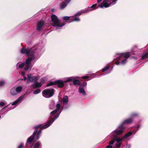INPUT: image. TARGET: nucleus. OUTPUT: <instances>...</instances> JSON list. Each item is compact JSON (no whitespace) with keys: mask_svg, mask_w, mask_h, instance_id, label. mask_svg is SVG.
Returning <instances> with one entry per match:
<instances>
[{"mask_svg":"<svg viewBox=\"0 0 148 148\" xmlns=\"http://www.w3.org/2000/svg\"><path fill=\"white\" fill-rule=\"evenodd\" d=\"M37 130H35L33 133V134L32 135L30 136L27 139V140L26 142V146L27 147H28L29 146L30 148H31V144L29 145V144H31V143L32 142V141L34 140V136L37 133Z\"/></svg>","mask_w":148,"mask_h":148,"instance_id":"obj_14","label":"nucleus"},{"mask_svg":"<svg viewBox=\"0 0 148 148\" xmlns=\"http://www.w3.org/2000/svg\"><path fill=\"white\" fill-rule=\"evenodd\" d=\"M6 102L4 100H1L0 101V107H2L5 104Z\"/></svg>","mask_w":148,"mask_h":148,"instance_id":"obj_27","label":"nucleus"},{"mask_svg":"<svg viewBox=\"0 0 148 148\" xmlns=\"http://www.w3.org/2000/svg\"><path fill=\"white\" fill-rule=\"evenodd\" d=\"M1 118V116H0V119Z\"/></svg>","mask_w":148,"mask_h":148,"instance_id":"obj_47","label":"nucleus"},{"mask_svg":"<svg viewBox=\"0 0 148 148\" xmlns=\"http://www.w3.org/2000/svg\"><path fill=\"white\" fill-rule=\"evenodd\" d=\"M18 93L16 91V89L14 87L12 88L10 91V94L12 95H17Z\"/></svg>","mask_w":148,"mask_h":148,"instance_id":"obj_19","label":"nucleus"},{"mask_svg":"<svg viewBox=\"0 0 148 148\" xmlns=\"http://www.w3.org/2000/svg\"><path fill=\"white\" fill-rule=\"evenodd\" d=\"M5 82L3 81H1L0 82V86H3L5 84Z\"/></svg>","mask_w":148,"mask_h":148,"instance_id":"obj_32","label":"nucleus"},{"mask_svg":"<svg viewBox=\"0 0 148 148\" xmlns=\"http://www.w3.org/2000/svg\"><path fill=\"white\" fill-rule=\"evenodd\" d=\"M71 16H64L63 17V20L64 21H67L69 20Z\"/></svg>","mask_w":148,"mask_h":148,"instance_id":"obj_29","label":"nucleus"},{"mask_svg":"<svg viewBox=\"0 0 148 148\" xmlns=\"http://www.w3.org/2000/svg\"><path fill=\"white\" fill-rule=\"evenodd\" d=\"M34 148H42L41 144L39 142L36 143L33 146Z\"/></svg>","mask_w":148,"mask_h":148,"instance_id":"obj_23","label":"nucleus"},{"mask_svg":"<svg viewBox=\"0 0 148 148\" xmlns=\"http://www.w3.org/2000/svg\"><path fill=\"white\" fill-rule=\"evenodd\" d=\"M60 105L59 103H57L56 105V109L55 110H54L53 111L51 112L50 113L51 114V116L49 118L52 117V119L53 120L55 117V116L59 115V116L60 114V112H61V111H60V113L58 115L55 116L54 115L59 110V109L60 108Z\"/></svg>","mask_w":148,"mask_h":148,"instance_id":"obj_13","label":"nucleus"},{"mask_svg":"<svg viewBox=\"0 0 148 148\" xmlns=\"http://www.w3.org/2000/svg\"><path fill=\"white\" fill-rule=\"evenodd\" d=\"M75 79V78L74 77H69L67 79L64 81H63V84H64V83H66L69 82H70L72 81H73Z\"/></svg>","mask_w":148,"mask_h":148,"instance_id":"obj_22","label":"nucleus"},{"mask_svg":"<svg viewBox=\"0 0 148 148\" xmlns=\"http://www.w3.org/2000/svg\"><path fill=\"white\" fill-rule=\"evenodd\" d=\"M27 97V95L24 94L18 97L16 101L12 103V106L15 105V106L11 108L10 110H12L15 108L16 106L18 104Z\"/></svg>","mask_w":148,"mask_h":148,"instance_id":"obj_9","label":"nucleus"},{"mask_svg":"<svg viewBox=\"0 0 148 148\" xmlns=\"http://www.w3.org/2000/svg\"><path fill=\"white\" fill-rule=\"evenodd\" d=\"M117 0H104L99 7L101 8H108L116 4Z\"/></svg>","mask_w":148,"mask_h":148,"instance_id":"obj_7","label":"nucleus"},{"mask_svg":"<svg viewBox=\"0 0 148 148\" xmlns=\"http://www.w3.org/2000/svg\"><path fill=\"white\" fill-rule=\"evenodd\" d=\"M86 85H87L86 83L85 82V83H84L82 84V86H82L83 87V88H84V87Z\"/></svg>","mask_w":148,"mask_h":148,"instance_id":"obj_35","label":"nucleus"},{"mask_svg":"<svg viewBox=\"0 0 148 148\" xmlns=\"http://www.w3.org/2000/svg\"><path fill=\"white\" fill-rule=\"evenodd\" d=\"M51 103H52V104H53V103H54V102H53V101H52V102H51Z\"/></svg>","mask_w":148,"mask_h":148,"instance_id":"obj_46","label":"nucleus"},{"mask_svg":"<svg viewBox=\"0 0 148 148\" xmlns=\"http://www.w3.org/2000/svg\"><path fill=\"white\" fill-rule=\"evenodd\" d=\"M54 92V90L53 88L47 89L42 91V94L45 97L49 98L53 96Z\"/></svg>","mask_w":148,"mask_h":148,"instance_id":"obj_8","label":"nucleus"},{"mask_svg":"<svg viewBox=\"0 0 148 148\" xmlns=\"http://www.w3.org/2000/svg\"><path fill=\"white\" fill-rule=\"evenodd\" d=\"M116 64L117 65H121V62H117L116 63Z\"/></svg>","mask_w":148,"mask_h":148,"instance_id":"obj_38","label":"nucleus"},{"mask_svg":"<svg viewBox=\"0 0 148 148\" xmlns=\"http://www.w3.org/2000/svg\"><path fill=\"white\" fill-rule=\"evenodd\" d=\"M40 92V89H38L36 90H34L33 92V93L34 94H37L38 93H39Z\"/></svg>","mask_w":148,"mask_h":148,"instance_id":"obj_28","label":"nucleus"},{"mask_svg":"<svg viewBox=\"0 0 148 148\" xmlns=\"http://www.w3.org/2000/svg\"><path fill=\"white\" fill-rule=\"evenodd\" d=\"M68 101L69 100L68 97L67 96H64L62 100L63 106L67 104Z\"/></svg>","mask_w":148,"mask_h":148,"instance_id":"obj_18","label":"nucleus"},{"mask_svg":"<svg viewBox=\"0 0 148 148\" xmlns=\"http://www.w3.org/2000/svg\"><path fill=\"white\" fill-rule=\"evenodd\" d=\"M41 130H40V131H39L38 132V134H40L41 133Z\"/></svg>","mask_w":148,"mask_h":148,"instance_id":"obj_41","label":"nucleus"},{"mask_svg":"<svg viewBox=\"0 0 148 148\" xmlns=\"http://www.w3.org/2000/svg\"><path fill=\"white\" fill-rule=\"evenodd\" d=\"M78 92L82 95L85 96L86 94L84 89L82 86H80L78 89Z\"/></svg>","mask_w":148,"mask_h":148,"instance_id":"obj_17","label":"nucleus"},{"mask_svg":"<svg viewBox=\"0 0 148 148\" xmlns=\"http://www.w3.org/2000/svg\"><path fill=\"white\" fill-rule=\"evenodd\" d=\"M139 114L136 113H134L131 115L130 117L133 119L134 118L138 116Z\"/></svg>","mask_w":148,"mask_h":148,"instance_id":"obj_26","label":"nucleus"},{"mask_svg":"<svg viewBox=\"0 0 148 148\" xmlns=\"http://www.w3.org/2000/svg\"><path fill=\"white\" fill-rule=\"evenodd\" d=\"M51 19L52 22L51 25L55 27L56 30L61 29L62 27L64 26L66 24L64 23H61L58 17L54 14L52 15Z\"/></svg>","mask_w":148,"mask_h":148,"instance_id":"obj_4","label":"nucleus"},{"mask_svg":"<svg viewBox=\"0 0 148 148\" xmlns=\"http://www.w3.org/2000/svg\"><path fill=\"white\" fill-rule=\"evenodd\" d=\"M54 85H57L59 88H62L64 86V84L62 80H58L55 82H51L48 84L46 86H49Z\"/></svg>","mask_w":148,"mask_h":148,"instance_id":"obj_11","label":"nucleus"},{"mask_svg":"<svg viewBox=\"0 0 148 148\" xmlns=\"http://www.w3.org/2000/svg\"><path fill=\"white\" fill-rule=\"evenodd\" d=\"M71 0H62V1H64L66 4H68Z\"/></svg>","mask_w":148,"mask_h":148,"instance_id":"obj_33","label":"nucleus"},{"mask_svg":"<svg viewBox=\"0 0 148 148\" xmlns=\"http://www.w3.org/2000/svg\"><path fill=\"white\" fill-rule=\"evenodd\" d=\"M133 121V119L131 117L126 119L123 121L121 124L119 125L117 129L114 131V134H119L123 133V131L125 129L124 126V124H129L131 123Z\"/></svg>","mask_w":148,"mask_h":148,"instance_id":"obj_3","label":"nucleus"},{"mask_svg":"<svg viewBox=\"0 0 148 148\" xmlns=\"http://www.w3.org/2000/svg\"><path fill=\"white\" fill-rule=\"evenodd\" d=\"M41 51V48L40 47L28 49L23 48L21 50V53L26 54L29 56V58L26 60L25 63L21 62L18 63L16 65V69H19L25 66L24 69L26 71L31 69V61L33 60H36L38 58V55L40 54Z\"/></svg>","mask_w":148,"mask_h":148,"instance_id":"obj_1","label":"nucleus"},{"mask_svg":"<svg viewBox=\"0 0 148 148\" xmlns=\"http://www.w3.org/2000/svg\"><path fill=\"white\" fill-rule=\"evenodd\" d=\"M45 81V78H42L41 79V82H43Z\"/></svg>","mask_w":148,"mask_h":148,"instance_id":"obj_40","label":"nucleus"},{"mask_svg":"<svg viewBox=\"0 0 148 148\" xmlns=\"http://www.w3.org/2000/svg\"><path fill=\"white\" fill-rule=\"evenodd\" d=\"M24 77V80L25 81L27 79V77H26L25 76L24 77Z\"/></svg>","mask_w":148,"mask_h":148,"instance_id":"obj_43","label":"nucleus"},{"mask_svg":"<svg viewBox=\"0 0 148 148\" xmlns=\"http://www.w3.org/2000/svg\"><path fill=\"white\" fill-rule=\"evenodd\" d=\"M88 78V76H83L82 77V78L84 79H86Z\"/></svg>","mask_w":148,"mask_h":148,"instance_id":"obj_36","label":"nucleus"},{"mask_svg":"<svg viewBox=\"0 0 148 148\" xmlns=\"http://www.w3.org/2000/svg\"><path fill=\"white\" fill-rule=\"evenodd\" d=\"M117 56L118 60H121L124 59L121 62V64L123 65L127 62V59L129 57L130 55L128 53H117Z\"/></svg>","mask_w":148,"mask_h":148,"instance_id":"obj_5","label":"nucleus"},{"mask_svg":"<svg viewBox=\"0 0 148 148\" xmlns=\"http://www.w3.org/2000/svg\"><path fill=\"white\" fill-rule=\"evenodd\" d=\"M67 4L65 3L64 1L62 2L60 5V8L61 9H63L65 8L67 5Z\"/></svg>","mask_w":148,"mask_h":148,"instance_id":"obj_21","label":"nucleus"},{"mask_svg":"<svg viewBox=\"0 0 148 148\" xmlns=\"http://www.w3.org/2000/svg\"><path fill=\"white\" fill-rule=\"evenodd\" d=\"M109 67L108 66H106L105 67H104V68L102 69V71L103 72H104L105 71L107 70L108 69Z\"/></svg>","mask_w":148,"mask_h":148,"instance_id":"obj_30","label":"nucleus"},{"mask_svg":"<svg viewBox=\"0 0 148 148\" xmlns=\"http://www.w3.org/2000/svg\"><path fill=\"white\" fill-rule=\"evenodd\" d=\"M40 136V134L38 135V133L37 134L35 138L36 140H38L39 139Z\"/></svg>","mask_w":148,"mask_h":148,"instance_id":"obj_34","label":"nucleus"},{"mask_svg":"<svg viewBox=\"0 0 148 148\" xmlns=\"http://www.w3.org/2000/svg\"><path fill=\"white\" fill-rule=\"evenodd\" d=\"M110 142V141L109 142ZM109 143L110 142H109ZM109 144L110 145V144ZM106 148H112V146L111 145H108L106 146Z\"/></svg>","mask_w":148,"mask_h":148,"instance_id":"obj_37","label":"nucleus"},{"mask_svg":"<svg viewBox=\"0 0 148 148\" xmlns=\"http://www.w3.org/2000/svg\"><path fill=\"white\" fill-rule=\"evenodd\" d=\"M102 0H97V2L98 3H100Z\"/></svg>","mask_w":148,"mask_h":148,"instance_id":"obj_42","label":"nucleus"},{"mask_svg":"<svg viewBox=\"0 0 148 148\" xmlns=\"http://www.w3.org/2000/svg\"><path fill=\"white\" fill-rule=\"evenodd\" d=\"M99 5V6L97 7V5L96 4H94L92 5L91 7H88L87 9H85L83 10H80L79 11V13L80 14L82 13H87L88 12H89L94 10L97 8L99 7L100 8H101L99 6L100 5Z\"/></svg>","mask_w":148,"mask_h":148,"instance_id":"obj_12","label":"nucleus"},{"mask_svg":"<svg viewBox=\"0 0 148 148\" xmlns=\"http://www.w3.org/2000/svg\"><path fill=\"white\" fill-rule=\"evenodd\" d=\"M24 146V144L23 143H21L18 146L17 148H23Z\"/></svg>","mask_w":148,"mask_h":148,"instance_id":"obj_31","label":"nucleus"},{"mask_svg":"<svg viewBox=\"0 0 148 148\" xmlns=\"http://www.w3.org/2000/svg\"><path fill=\"white\" fill-rule=\"evenodd\" d=\"M58 117L59 115L56 116L54 119L53 120L52 119V117H51L49 118V120L47 123L46 124L43 126H41L40 125H37L35 126L34 128L36 130L38 129V128H40L42 130L46 129L49 127L53 123L54 121Z\"/></svg>","mask_w":148,"mask_h":148,"instance_id":"obj_6","label":"nucleus"},{"mask_svg":"<svg viewBox=\"0 0 148 148\" xmlns=\"http://www.w3.org/2000/svg\"><path fill=\"white\" fill-rule=\"evenodd\" d=\"M25 73L24 72H22V75L23 77L25 76Z\"/></svg>","mask_w":148,"mask_h":148,"instance_id":"obj_39","label":"nucleus"},{"mask_svg":"<svg viewBox=\"0 0 148 148\" xmlns=\"http://www.w3.org/2000/svg\"><path fill=\"white\" fill-rule=\"evenodd\" d=\"M140 127V125H138V126L137 127H138V129ZM138 129H137V131H138Z\"/></svg>","mask_w":148,"mask_h":148,"instance_id":"obj_44","label":"nucleus"},{"mask_svg":"<svg viewBox=\"0 0 148 148\" xmlns=\"http://www.w3.org/2000/svg\"><path fill=\"white\" fill-rule=\"evenodd\" d=\"M42 86L41 83L40 82H36L32 86L33 88H36L41 87Z\"/></svg>","mask_w":148,"mask_h":148,"instance_id":"obj_20","label":"nucleus"},{"mask_svg":"<svg viewBox=\"0 0 148 148\" xmlns=\"http://www.w3.org/2000/svg\"><path fill=\"white\" fill-rule=\"evenodd\" d=\"M49 108L51 109H52V107H51V105L49 106Z\"/></svg>","mask_w":148,"mask_h":148,"instance_id":"obj_45","label":"nucleus"},{"mask_svg":"<svg viewBox=\"0 0 148 148\" xmlns=\"http://www.w3.org/2000/svg\"><path fill=\"white\" fill-rule=\"evenodd\" d=\"M45 23L42 21H39L37 25V29L38 31L40 30L42 27L44 26Z\"/></svg>","mask_w":148,"mask_h":148,"instance_id":"obj_15","label":"nucleus"},{"mask_svg":"<svg viewBox=\"0 0 148 148\" xmlns=\"http://www.w3.org/2000/svg\"><path fill=\"white\" fill-rule=\"evenodd\" d=\"M80 81L79 80L74 79L73 81V84L75 85H79L80 84Z\"/></svg>","mask_w":148,"mask_h":148,"instance_id":"obj_25","label":"nucleus"},{"mask_svg":"<svg viewBox=\"0 0 148 148\" xmlns=\"http://www.w3.org/2000/svg\"><path fill=\"white\" fill-rule=\"evenodd\" d=\"M27 84H29L30 82H36L39 78L38 76H32L31 74H29L27 75Z\"/></svg>","mask_w":148,"mask_h":148,"instance_id":"obj_10","label":"nucleus"},{"mask_svg":"<svg viewBox=\"0 0 148 148\" xmlns=\"http://www.w3.org/2000/svg\"><path fill=\"white\" fill-rule=\"evenodd\" d=\"M114 131L111 133L110 135L112 136V140L109 143L110 145H112L115 144V147H119L121 144V141L124 139L130 137L132 134V132H130L125 134L123 137L120 138L118 137L117 136L120 135L121 134H116L113 133Z\"/></svg>","mask_w":148,"mask_h":148,"instance_id":"obj_2","label":"nucleus"},{"mask_svg":"<svg viewBox=\"0 0 148 148\" xmlns=\"http://www.w3.org/2000/svg\"><path fill=\"white\" fill-rule=\"evenodd\" d=\"M14 88L18 93L21 92L23 89V87L21 86H18Z\"/></svg>","mask_w":148,"mask_h":148,"instance_id":"obj_24","label":"nucleus"},{"mask_svg":"<svg viewBox=\"0 0 148 148\" xmlns=\"http://www.w3.org/2000/svg\"><path fill=\"white\" fill-rule=\"evenodd\" d=\"M79 11L78 12L76 13L74 16V18H73L72 20V22L75 21H80V18H79V16L80 15H81V14H82L83 13H81V14H79Z\"/></svg>","mask_w":148,"mask_h":148,"instance_id":"obj_16","label":"nucleus"}]
</instances>
